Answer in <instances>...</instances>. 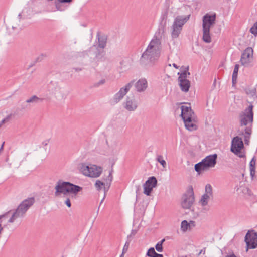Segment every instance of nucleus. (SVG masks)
I'll use <instances>...</instances> for the list:
<instances>
[{
	"instance_id": "obj_44",
	"label": "nucleus",
	"mask_w": 257,
	"mask_h": 257,
	"mask_svg": "<svg viewBox=\"0 0 257 257\" xmlns=\"http://www.w3.org/2000/svg\"><path fill=\"white\" fill-rule=\"evenodd\" d=\"M239 69V65L236 64L234 67V71L232 74V77H237V74Z\"/></svg>"
},
{
	"instance_id": "obj_47",
	"label": "nucleus",
	"mask_w": 257,
	"mask_h": 257,
	"mask_svg": "<svg viewBox=\"0 0 257 257\" xmlns=\"http://www.w3.org/2000/svg\"><path fill=\"white\" fill-rule=\"evenodd\" d=\"M136 194H137V196L138 194L139 193V191H140V190L141 189V186L140 185H136Z\"/></svg>"
},
{
	"instance_id": "obj_35",
	"label": "nucleus",
	"mask_w": 257,
	"mask_h": 257,
	"mask_svg": "<svg viewBox=\"0 0 257 257\" xmlns=\"http://www.w3.org/2000/svg\"><path fill=\"white\" fill-rule=\"evenodd\" d=\"M181 116L184 115L185 114L187 113L189 111L190 112V110H192L190 107H188L186 106H181Z\"/></svg>"
},
{
	"instance_id": "obj_49",
	"label": "nucleus",
	"mask_w": 257,
	"mask_h": 257,
	"mask_svg": "<svg viewBox=\"0 0 257 257\" xmlns=\"http://www.w3.org/2000/svg\"><path fill=\"white\" fill-rule=\"evenodd\" d=\"M79 56H85V55H88V53L87 52V51H83L82 52H80L79 53Z\"/></svg>"
},
{
	"instance_id": "obj_21",
	"label": "nucleus",
	"mask_w": 257,
	"mask_h": 257,
	"mask_svg": "<svg viewBox=\"0 0 257 257\" xmlns=\"http://www.w3.org/2000/svg\"><path fill=\"white\" fill-rule=\"evenodd\" d=\"M49 90L52 93L56 94L60 92L61 88L57 82H51L48 86Z\"/></svg>"
},
{
	"instance_id": "obj_31",
	"label": "nucleus",
	"mask_w": 257,
	"mask_h": 257,
	"mask_svg": "<svg viewBox=\"0 0 257 257\" xmlns=\"http://www.w3.org/2000/svg\"><path fill=\"white\" fill-rule=\"evenodd\" d=\"M156 160L159 162L163 168H166V162L165 160L163 159V157L162 155H158L156 158Z\"/></svg>"
},
{
	"instance_id": "obj_58",
	"label": "nucleus",
	"mask_w": 257,
	"mask_h": 257,
	"mask_svg": "<svg viewBox=\"0 0 257 257\" xmlns=\"http://www.w3.org/2000/svg\"><path fill=\"white\" fill-rule=\"evenodd\" d=\"M119 257H124V255L122 254H121Z\"/></svg>"
},
{
	"instance_id": "obj_45",
	"label": "nucleus",
	"mask_w": 257,
	"mask_h": 257,
	"mask_svg": "<svg viewBox=\"0 0 257 257\" xmlns=\"http://www.w3.org/2000/svg\"><path fill=\"white\" fill-rule=\"evenodd\" d=\"M65 204L67 205V207H70L71 206V203L70 202V200L69 198H67L65 201Z\"/></svg>"
},
{
	"instance_id": "obj_22",
	"label": "nucleus",
	"mask_w": 257,
	"mask_h": 257,
	"mask_svg": "<svg viewBox=\"0 0 257 257\" xmlns=\"http://www.w3.org/2000/svg\"><path fill=\"white\" fill-rule=\"evenodd\" d=\"M202 39L204 42L209 43L211 42V38L210 35V31L206 29H203Z\"/></svg>"
},
{
	"instance_id": "obj_25",
	"label": "nucleus",
	"mask_w": 257,
	"mask_h": 257,
	"mask_svg": "<svg viewBox=\"0 0 257 257\" xmlns=\"http://www.w3.org/2000/svg\"><path fill=\"white\" fill-rule=\"evenodd\" d=\"M210 197H212L210 195H208L206 194H204L202 197L201 199L200 200V203L202 206H206L208 203V200L210 199Z\"/></svg>"
},
{
	"instance_id": "obj_17",
	"label": "nucleus",
	"mask_w": 257,
	"mask_h": 257,
	"mask_svg": "<svg viewBox=\"0 0 257 257\" xmlns=\"http://www.w3.org/2000/svg\"><path fill=\"white\" fill-rule=\"evenodd\" d=\"M136 90L138 92L145 91L148 87V82L145 78L140 79L135 84Z\"/></svg>"
},
{
	"instance_id": "obj_27",
	"label": "nucleus",
	"mask_w": 257,
	"mask_h": 257,
	"mask_svg": "<svg viewBox=\"0 0 257 257\" xmlns=\"http://www.w3.org/2000/svg\"><path fill=\"white\" fill-rule=\"evenodd\" d=\"M247 94L249 95L250 96L255 99L257 97L256 88H248L245 90Z\"/></svg>"
},
{
	"instance_id": "obj_30",
	"label": "nucleus",
	"mask_w": 257,
	"mask_h": 257,
	"mask_svg": "<svg viewBox=\"0 0 257 257\" xmlns=\"http://www.w3.org/2000/svg\"><path fill=\"white\" fill-rule=\"evenodd\" d=\"M164 241L165 239H163L156 244L155 248L157 251L159 252H161L163 251L162 244Z\"/></svg>"
},
{
	"instance_id": "obj_46",
	"label": "nucleus",
	"mask_w": 257,
	"mask_h": 257,
	"mask_svg": "<svg viewBox=\"0 0 257 257\" xmlns=\"http://www.w3.org/2000/svg\"><path fill=\"white\" fill-rule=\"evenodd\" d=\"M250 176L253 177L255 174V169H250Z\"/></svg>"
},
{
	"instance_id": "obj_19",
	"label": "nucleus",
	"mask_w": 257,
	"mask_h": 257,
	"mask_svg": "<svg viewBox=\"0 0 257 257\" xmlns=\"http://www.w3.org/2000/svg\"><path fill=\"white\" fill-rule=\"evenodd\" d=\"M252 134L251 126H247L245 129L242 135L244 136V141L245 144L249 145L250 136Z\"/></svg>"
},
{
	"instance_id": "obj_23",
	"label": "nucleus",
	"mask_w": 257,
	"mask_h": 257,
	"mask_svg": "<svg viewBox=\"0 0 257 257\" xmlns=\"http://www.w3.org/2000/svg\"><path fill=\"white\" fill-rule=\"evenodd\" d=\"M43 100V98H40L37 97L36 95H33L29 99H28L25 103H38L42 102Z\"/></svg>"
},
{
	"instance_id": "obj_20",
	"label": "nucleus",
	"mask_w": 257,
	"mask_h": 257,
	"mask_svg": "<svg viewBox=\"0 0 257 257\" xmlns=\"http://www.w3.org/2000/svg\"><path fill=\"white\" fill-rule=\"evenodd\" d=\"M98 41V47L103 50L105 48L107 43V37L105 35L101 36L99 34H97L96 36Z\"/></svg>"
},
{
	"instance_id": "obj_57",
	"label": "nucleus",
	"mask_w": 257,
	"mask_h": 257,
	"mask_svg": "<svg viewBox=\"0 0 257 257\" xmlns=\"http://www.w3.org/2000/svg\"><path fill=\"white\" fill-rule=\"evenodd\" d=\"M75 70H76V71H81V69H80V68H76V69H75Z\"/></svg>"
},
{
	"instance_id": "obj_37",
	"label": "nucleus",
	"mask_w": 257,
	"mask_h": 257,
	"mask_svg": "<svg viewBox=\"0 0 257 257\" xmlns=\"http://www.w3.org/2000/svg\"><path fill=\"white\" fill-rule=\"evenodd\" d=\"M130 242H131V240H128V239H127V241L125 242V244L123 246V249H122V252L121 254L124 255V254L127 251L128 248H129Z\"/></svg>"
},
{
	"instance_id": "obj_4",
	"label": "nucleus",
	"mask_w": 257,
	"mask_h": 257,
	"mask_svg": "<svg viewBox=\"0 0 257 257\" xmlns=\"http://www.w3.org/2000/svg\"><path fill=\"white\" fill-rule=\"evenodd\" d=\"M189 17L190 15L187 16H178L175 18L171 27L172 38L175 39L179 37L182 30L183 26L187 22Z\"/></svg>"
},
{
	"instance_id": "obj_15",
	"label": "nucleus",
	"mask_w": 257,
	"mask_h": 257,
	"mask_svg": "<svg viewBox=\"0 0 257 257\" xmlns=\"http://www.w3.org/2000/svg\"><path fill=\"white\" fill-rule=\"evenodd\" d=\"M157 184V180L155 177H149L143 185L144 193L147 196H149L153 190V188L156 186Z\"/></svg>"
},
{
	"instance_id": "obj_12",
	"label": "nucleus",
	"mask_w": 257,
	"mask_h": 257,
	"mask_svg": "<svg viewBox=\"0 0 257 257\" xmlns=\"http://www.w3.org/2000/svg\"><path fill=\"white\" fill-rule=\"evenodd\" d=\"M134 80H132L127 83L124 87L121 88L119 91L114 95V102L117 103L119 102L131 89L132 86L134 85Z\"/></svg>"
},
{
	"instance_id": "obj_41",
	"label": "nucleus",
	"mask_w": 257,
	"mask_h": 257,
	"mask_svg": "<svg viewBox=\"0 0 257 257\" xmlns=\"http://www.w3.org/2000/svg\"><path fill=\"white\" fill-rule=\"evenodd\" d=\"M61 3H62L59 0H55L54 2L55 6L57 9V10L58 11H62V9H61Z\"/></svg>"
},
{
	"instance_id": "obj_56",
	"label": "nucleus",
	"mask_w": 257,
	"mask_h": 257,
	"mask_svg": "<svg viewBox=\"0 0 257 257\" xmlns=\"http://www.w3.org/2000/svg\"><path fill=\"white\" fill-rule=\"evenodd\" d=\"M21 17H22V14L21 13H20L19 15H18V17L20 19L21 18Z\"/></svg>"
},
{
	"instance_id": "obj_9",
	"label": "nucleus",
	"mask_w": 257,
	"mask_h": 257,
	"mask_svg": "<svg viewBox=\"0 0 257 257\" xmlns=\"http://www.w3.org/2000/svg\"><path fill=\"white\" fill-rule=\"evenodd\" d=\"M244 241L246 243V251L249 249H255L257 247V232L254 230H248L246 233Z\"/></svg>"
},
{
	"instance_id": "obj_18",
	"label": "nucleus",
	"mask_w": 257,
	"mask_h": 257,
	"mask_svg": "<svg viewBox=\"0 0 257 257\" xmlns=\"http://www.w3.org/2000/svg\"><path fill=\"white\" fill-rule=\"evenodd\" d=\"M184 122L185 127L190 131L196 130L197 128L195 123V119H190V118L187 117L186 118V121H184Z\"/></svg>"
},
{
	"instance_id": "obj_43",
	"label": "nucleus",
	"mask_w": 257,
	"mask_h": 257,
	"mask_svg": "<svg viewBox=\"0 0 257 257\" xmlns=\"http://www.w3.org/2000/svg\"><path fill=\"white\" fill-rule=\"evenodd\" d=\"M105 82H106L105 79H102L101 80H100L99 81H98V82L95 83L93 84V87H98L101 85L104 84Z\"/></svg>"
},
{
	"instance_id": "obj_10",
	"label": "nucleus",
	"mask_w": 257,
	"mask_h": 257,
	"mask_svg": "<svg viewBox=\"0 0 257 257\" xmlns=\"http://www.w3.org/2000/svg\"><path fill=\"white\" fill-rule=\"evenodd\" d=\"M244 147L243 143L241 138L235 137L232 140L231 151L240 158H243L245 155L241 153V150Z\"/></svg>"
},
{
	"instance_id": "obj_42",
	"label": "nucleus",
	"mask_w": 257,
	"mask_h": 257,
	"mask_svg": "<svg viewBox=\"0 0 257 257\" xmlns=\"http://www.w3.org/2000/svg\"><path fill=\"white\" fill-rule=\"evenodd\" d=\"M242 192L243 194H247L248 196L251 195V191L248 187H243V188L242 189Z\"/></svg>"
},
{
	"instance_id": "obj_6",
	"label": "nucleus",
	"mask_w": 257,
	"mask_h": 257,
	"mask_svg": "<svg viewBox=\"0 0 257 257\" xmlns=\"http://www.w3.org/2000/svg\"><path fill=\"white\" fill-rule=\"evenodd\" d=\"M80 170L83 175L90 177L97 178L99 177L102 172V168L95 165L81 164L80 166Z\"/></svg>"
},
{
	"instance_id": "obj_38",
	"label": "nucleus",
	"mask_w": 257,
	"mask_h": 257,
	"mask_svg": "<svg viewBox=\"0 0 257 257\" xmlns=\"http://www.w3.org/2000/svg\"><path fill=\"white\" fill-rule=\"evenodd\" d=\"M12 116V114H10L9 115H8L6 118H5L4 119H3L0 122V128L2 127V125H3L4 123L8 122L10 119L11 118Z\"/></svg>"
},
{
	"instance_id": "obj_28",
	"label": "nucleus",
	"mask_w": 257,
	"mask_h": 257,
	"mask_svg": "<svg viewBox=\"0 0 257 257\" xmlns=\"http://www.w3.org/2000/svg\"><path fill=\"white\" fill-rule=\"evenodd\" d=\"M194 113L192 111V110H190V112L189 111L187 113L185 114L184 115L181 116L182 118L183 121H186V118L187 117L190 118V119H195Z\"/></svg>"
},
{
	"instance_id": "obj_2",
	"label": "nucleus",
	"mask_w": 257,
	"mask_h": 257,
	"mask_svg": "<svg viewBox=\"0 0 257 257\" xmlns=\"http://www.w3.org/2000/svg\"><path fill=\"white\" fill-rule=\"evenodd\" d=\"M55 189L56 190L55 192V195L56 196H59L60 194L66 195L67 193H71L73 194L72 195V198H73L75 197L78 192L82 190V188L69 182H64L59 180L57 182Z\"/></svg>"
},
{
	"instance_id": "obj_40",
	"label": "nucleus",
	"mask_w": 257,
	"mask_h": 257,
	"mask_svg": "<svg viewBox=\"0 0 257 257\" xmlns=\"http://www.w3.org/2000/svg\"><path fill=\"white\" fill-rule=\"evenodd\" d=\"M103 187H104V197H103V199L101 200V201L100 202L99 208L100 207L101 204L102 203V202H103V200H104V198L105 197L106 193L108 191V190L109 189V187H110V186H108L106 185V183H105V184H104V185H103Z\"/></svg>"
},
{
	"instance_id": "obj_11",
	"label": "nucleus",
	"mask_w": 257,
	"mask_h": 257,
	"mask_svg": "<svg viewBox=\"0 0 257 257\" xmlns=\"http://www.w3.org/2000/svg\"><path fill=\"white\" fill-rule=\"evenodd\" d=\"M194 201V192L192 187L189 188L182 197L181 205L184 209H189Z\"/></svg>"
},
{
	"instance_id": "obj_3",
	"label": "nucleus",
	"mask_w": 257,
	"mask_h": 257,
	"mask_svg": "<svg viewBox=\"0 0 257 257\" xmlns=\"http://www.w3.org/2000/svg\"><path fill=\"white\" fill-rule=\"evenodd\" d=\"M35 201L34 197L28 198L23 200L12 213L11 218L9 220V222H14L17 219L23 217L28 210L34 204Z\"/></svg>"
},
{
	"instance_id": "obj_50",
	"label": "nucleus",
	"mask_w": 257,
	"mask_h": 257,
	"mask_svg": "<svg viewBox=\"0 0 257 257\" xmlns=\"http://www.w3.org/2000/svg\"><path fill=\"white\" fill-rule=\"evenodd\" d=\"M59 1L64 3H70L72 1V0H59Z\"/></svg>"
},
{
	"instance_id": "obj_26",
	"label": "nucleus",
	"mask_w": 257,
	"mask_h": 257,
	"mask_svg": "<svg viewBox=\"0 0 257 257\" xmlns=\"http://www.w3.org/2000/svg\"><path fill=\"white\" fill-rule=\"evenodd\" d=\"M190 223L194 224V221H191L190 223H189L186 220H183L182 221L181 224V229L183 231H186L188 228L190 226Z\"/></svg>"
},
{
	"instance_id": "obj_24",
	"label": "nucleus",
	"mask_w": 257,
	"mask_h": 257,
	"mask_svg": "<svg viewBox=\"0 0 257 257\" xmlns=\"http://www.w3.org/2000/svg\"><path fill=\"white\" fill-rule=\"evenodd\" d=\"M146 255L149 257H163L162 254L156 253L153 247H151L148 250Z\"/></svg>"
},
{
	"instance_id": "obj_48",
	"label": "nucleus",
	"mask_w": 257,
	"mask_h": 257,
	"mask_svg": "<svg viewBox=\"0 0 257 257\" xmlns=\"http://www.w3.org/2000/svg\"><path fill=\"white\" fill-rule=\"evenodd\" d=\"M237 78L235 77H232V85L234 86L237 82Z\"/></svg>"
},
{
	"instance_id": "obj_54",
	"label": "nucleus",
	"mask_w": 257,
	"mask_h": 257,
	"mask_svg": "<svg viewBox=\"0 0 257 257\" xmlns=\"http://www.w3.org/2000/svg\"><path fill=\"white\" fill-rule=\"evenodd\" d=\"M173 67H175V68H177H177H178V67L177 66V65L176 64H175V63H173Z\"/></svg>"
},
{
	"instance_id": "obj_39",
	"label": "nucleus",
	"mask_w": 257,
	"mask_h": 257,
	"mask_svg": "<svg viewBox=\"0 0 257 257\" xmlns=\"http://www.w3.org/2000/svg\"><path fill=\"white\" fill-rule=\"evenodd\" d=\"M256 159L254 156L249 163V169H255Z\"/></svg>"
},
{
	"instance_id": "obj_32",
	"label": "nucleus",
	"mask_w": 257,
	"mask_h": 257,
	"mask_svg": "<svg viewBox=\"0 0 257 257\" xmlns=\"http://www.w3.org/2000/svg\"><path fill=\"white\" fill-rule=\"evenodd\" d=\"M205 194L213 196L212 187L209 184H207L205 186Z\"/></svg>"
},
{
	"instance_id": "obj_1",
	"label": "nucleus",
	"mask_w": 257,
	"mask_h": 257,
	"mask_svg": "<svg viewBox=\"0 0 257 257\" xmlns=\"http://www.w3.org/2000/svg\"><path fill=\"white\" fill-rule=\"evenodd\" d=\"M161 48L160 40L154 37L142 54L140 59L141 63L144 65H152L159 57Z\"/></svg>"
},
{
	"instance_id": "obj_14",
	"label": "nucleus",
	"mask_w": 257,
	"mask_h": 257,
	"mask_svg": "<svg viewBox=\"0 0 257 257\" xmlns=\"http://www.w3.org/2000/svg\"><path fill=\"white\" fill-rule=\"evenodd\" d=\"M216 14L210 15L206 14L203 17V29L210 31V28L215 23Z\"/></svg>"
},
{
	"instance_id": "obj_34",
	"label": "nucleus",
	"mask_w": 257,
	"mask_h": 257,
	"mask_svg": "<svg viewBox=\"0 0 257 257\" xmlns=\"http://www.w3.org/2000/svg\"><path fill=\"white\" fill-rule=\"evenodd\" d=\"M104 184H105L104 182H103L98 180L95 182L94 185H95L96 189L97 190L99 191L102 189V187L103 186V185H104Z\"/></svg>"
},
{
	"instance_id": "obj_52",
	"label": "nucleus",
	"mask_w": 257,
	"mask_h": 257,
	"mask_svg": "<svg viewBox=\"0 0 257 257\" xmlns=\"http://www.w3.org/2000/svg\"><path fill=\"white\" fill-rule=\"evenodd\" d=\"M205 250H206L205 248H204L203 249H201L199 253V255L201 253H203V254H204L205 253Z\"/></svg>"
},
{
	"instance_id": "obj_53",
	"label": "nucleus",
	"mask_w": 257,
	"mask_h": 257,
	"mask_svg": "<svg viewBox=\"0 0 257 257\" xmlns=\"http://www.w3.org/2000/svg\"><path fill=\"white\" fill-rule=\"evenodd\" d=\"M135 234V232H134L133 231L132 232L131 234L130 235H128L127 236V239H128V238L132 236V235H134Z\"/></svg>"
},
{
	"instance_id": "obj_33",
	"label": "nucleus",
	"mask_w": 257,
	"mask_h": 257,
	"mask_svg": "<svg viewBox=\"0 0 257 257\" xmlns=\"http://www.w3.org/2000/svg\"><path fill=\"white\" fill-rule=\"evenodd\" d=\"M104 54L105 52L103 50H102V51L98 50V53L96 54L95 59L97 61L101 60L103 58Z\"/></svg>"
},
{
	"instance_id": "obj_8",
	"label": "nucleus",
	"mask_w": 257,
	"mask_h": 257,
	"mask_svg": "<svg viewBox=\"0 0 257 257\" xmlns=\"http://www.w3.org/2000/svg\"><path fill=\"white\" fill-rule=\"evenodd\" d=\"M189 66L184 68L181 72H178V75L179 84L181 90L185 92H187L190 87V82L187 79V75H190V73L188 72Z\"/></svg>"
},
{
	"instance_id": "obj_13",
	"label": "nucleus",
	"mask_w": 257,
	"mask_h": 257,
	"mask_svg": "<svg viewBox=\"0 0 257 257\" xmlns=\"http://www.w3.org/2000/svg\"><path fill=\"white\" fill-rule=\"evenodd\" d=\"M253 50L250 47L246 48L241 54L240 62L242 65L250 63L253 57Z\"/></svg>"
},
{
	"instance_id": "obj_29",
	"label": "nucleus",
	"mask_w": 257,
	"mask_h": 257,
	"mask_svg": "<svg viewBox=\"0 0 257 257\" xmlns=\"http://www.w3.org/2000/svg\"><path fill=\"white\" fill-rule=\"evenodd\" d=\"M113 169H111L109 171V175L107 176V178L105 179V182L106 185L108 186H110L111 182L113 180V176H112Z\"/></svg>"
},
{
	"instance_id": "obj_5",
	"label": "nucleus",
	"mask_w": 257,
	"mask_h": 257,
	"mask_svg": "<svg viewBox=\"0 0 257 257\" xmlns=\"http://www.w3.org/2000/svg\"><path fill=\"white\" fill-rule=\"evenodd\" d=\"M217 158L216 154L206 156L201 162L195 165V170L198 173H200L201 171L214 167L216 164Z\"/></svg>"
},
{
	"instance_id": "obj_51",
	"label": "nucleus",
	"mask_w": 257,
	"mask_h": 257,
	"mask_svg": "<svg viewBox=\"0 0 257 257\" xmlns=\"http://www.w3.org/2000/svg\"><path fill=\"white\" fill-rule=\"evenodd\" d=\"M28 106V105L27 104V103L25 102L22 105V108L25 109L26 108H27Z\"/></svg>"
},
{
	"instance_id": "obj_16",
	"label": "nucleus",
	"mask_w": 257,
	"mask_h": 257,
	"mask_svg": "<svg viewBox=\"0 0 257 257\" xmlns=\"http://www.w3.org/2000/svg\"><path fill=\"white\" fill-rule=\"evenodd\" d=\"M124 108L129 111H135L138 107V103L134 96H127L123 104Z\"/></svg>"
},
{
	"instance_id": "obj_36",
	"label": "nucleus",
	"mask_w": 257,
	"mask_h": 257,
	"mask_svg": "<svg viewBox=\"0 0 257 257\" xmlns=\"http://www.w3.org/2000/svg\"><path fill=\"white\" fill-rule=\"evenodd\" d=\"M249 31L255 37L257 36V21L253 24L252 27L250 29Z\"/></svg>"
},
{
	"instance_id": "obj_55",
	"label": "nucleus",
	"mask_w": 257,
	"mask_h": 257,
	"mask_svg": "<svg viewBox=\"0 0 257 257\" xmlns=\"http://www.w3.org/2000/svg\"><path fill=\"white\" fill-rule=\"evenodd\" d=\"M48 144V143L47 142V141H45L44 142H43V144L45 146L47 145Z\"/></svg>"
},
{
	"instance_id": "obj_7",
	"label": "nucleus",
	"mask_w": 257,
	"mask_h": 257,
	"mask_svg": "<svg viewBox=\"0 0 257 257\" xmlns=\"http://www.w3.org/2000/svg\"><path fill=\"white\" fill-rule=\"evenodd\" d=\"M252 105H250L246 108L244 111L242 112L239 115L240 124L241 126H251L252 127V122L253 121V112Z\"/></svg>"
}]
</instances>
